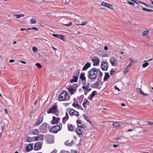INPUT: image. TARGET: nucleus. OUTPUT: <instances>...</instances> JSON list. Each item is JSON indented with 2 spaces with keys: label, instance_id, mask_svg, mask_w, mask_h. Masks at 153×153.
<instances>
[{
  "label": "nucleus",
  "instance_id": "ea45409f",
  "mask_svg": "<svg viewBox=\"0 0 153 153\" xmlns=\"http://www.w3.org/2000/svg\"><path fill=\"white\" fill-rule=\"evenodd\" d=\"M43 119H42V120H41L40 119L39 120L38 122L36 124V126H39L40 124L42 122V121Z\"/></svg>",
  "mask_w": 153,
  "mask_h": 153
},
{
  "label": "nucleus",
  "instance_id": "0eeeda50",
  "mask_svg": "<svg viewBox=\"0 0 153 153\" xmlns=\"http://www.w3.org/2000/svg\"><path fill=\"white\" fill-rule=\"evenodd\" d=\"M68 90L71 94H74L76 91V88L74 86H71L68 88Z\"/></svg>",
  "mask_w": 153,
  "mask_h": 153
},
{
  "label": "nucleus",
  "instance_id": "7c9ffc66",
  "mask_svg": "<svg viewBox=\"0 0 153 153\" xmlns=\"http://www.w3.org/2000/svg\"><path fill=\"white\" fill-rule=\"evenodd\" d=\"M14 16L16 17V18L17 19H18L19 18L21 17H22L24 16V15L23 14H21V15H14Z\"/></svg>",
  "mask_w": 153,
  "mask_h": 153
},
{
  "label": "nucleus",
  "instance_id": "864d4df0",
  "mask_svg": "<svg viewBox=\"0 0 153 153\" xmlns=\"http://www.w3.org/2000/svg\"><path fill=\"white\" fill-rule=\"evenodd\" d=\"M36 89V87L35 85H34L32 88L33 91H35Z\"/></svg>",
  "mask_w": 153,
  "mask_h": 153
},
{
  "label": "nucleus",
  "instance_id": "09e8293b",
  "mask_svg": "<svg viewBox=\"0 0 153 153\" xmlns=\"http://www.w3.org/2000/svg\"><path fill=\"white\" fill-rule=\"evenodd\" d=\"M128 4H130V5H132V6H134L135 5L134 3L132 2H131L128 1Z\"/></svg>",
  "mask_w": 153,
  "mask_h": 153
},
{
  "label": "nucleus",
  "instance_id": "473e14b6",
  "mask_svg": "<svg viewBox=\"0 0 153 153\" xmlns=\"http://www.w3.org/2000/svg\"><path fill=\"white\" fill-rule=\"evenodd\" d=\"M68 119L66 117H64L62 118V122L65 124L66 121V120H68Z\"/></svg>",
  "mask_w": 153,
  "mask_h": 153
},
{
  "label": "nucleus",
  "instance_id": "f03ea898",
  "mask_svg": "<svg viewBox=\"0 0 153 153\" xmlns=\"http://www.w3.org/2000/svg\"><path fill=\"white\" fill-rule=\"evenodd\" d=\"M68 95L67 92L65 91H63L62 93L59 95V99L60 101L68 100L70 99V97Z\"/></svg>",
  "mask_w": 153,
  "mask_h": 153
},
{
  "label": "nucleus",
  "instance_id": "bf43d9fd",
  "mask_svg": "<svg viewBox=\"0 0 153 153\" xmlns=\"http://www.w3.org/2000/svg\"><path fill=\"white\" fill-rule=\"evenodd\" d=\"M65 117L67 118L68 119H69V116L67 112H66V113L65 116Z\"/></svg>",
  "mask_w": 153,
  "mask_h": 153
},
{
  "label": "nucleus",
  "instance_id": "e433bc0d",
  "mask_svg": "<svg viewBox=\"0 0 153 153\" xmlns=\"http://www.w3.org/2000/svg\"><path fill=\"white\" fill-rule=\"evenodd\" d=\"M142 9H143V10H145L146 11L153 12V10H152L147 9L146 8L144 7Z\"/></svg>",
  "mask_w": 153,
  "mask_h": 153
},
{
  "label": "nucleus",
  "instance_id": "f3484780",
  "mask_svg": "<svg viewBox=\"0 0 153 153\" xmlns=\"http://www.w3.org/2000/svg\"><path fill=\"white\" fill-rule=\"evenodd\" d=\"M91 66V64L88 62L86 63V64L84 66L83 68L82 71H85L87 70L88 68L90 67Z\"/></svg>",
  "mask_w": 153,
  "mask_h": 153
},
{
  "label": "nucleus",
  "instance_id": "4468645a",
  "mask_svg": "<svg viewBox=\"0 0 153 153\" xmlns=\"http://www.w3.org/2000/svg\"><path fill=\"white\" fill-rule=\"evenodd\" d=\"M60 120V119L59 117H56L53 116V117L52 124H57L59 122Z\"/></svg>",
  "mask_w": 153,
  "mask_h": 153
},
{
  "label": "nucleus",
  "instance_id": "49530a36",
  "mask_svg": "<svg viewBox=\"0 0 153 153\" xmlns=\"http://www.w3.org/2000/svg\"><path fill=\"white\" fill-rule=\"evenodd\" d=\"M74 33L76 34H79L81 33L80 32L77 30H74Z\"/></svg>",
  "mask_w": 153,
  "mask_h": 153
},
{
  "label": "nucleus",
  "instance_id": "338daca9",
  "mask_svg": "<svg viewBox=\"0 0 153 153\" xmlns=\"http://www.w3.org/2000/svg\"><path fill=\"white\" fill-rule=\"evenodd\" d=\"M104 49L105 50H107L108 49V48L107 46H105L104 48Z\"/></svg>",
  "mask_w": 153,
  "mask_h": 153
},
{
  "label": "nucleus",
  "instance_id": "4c0bfd02",
  "mask_svg": "<svg viewBox=\"0 0 153 153\" xmlns=\"http://www.w3.org/2000/svg\"><path fill=\"white\" fill-rule=\"evenodd\" d=\"M32 50L34 53H36L37 52V49L36 47H33L32 48Z\"/></svg>",
  "mask_w": 153,
  "mask_h": 153
},
{
  "label": "nucleus",
  "instance_id": "f257e3e1",
  "mask_svg": "<svg viewBox=\"0 0 153 153\" xmlns=\"http://www.w3.org/2000/svg\"><path fill=\"white\" fill-rule=\"evenodd\" d=\"M102 75V73L98 69L93 68L90 70L88 73V78L91 79L95 80L97 77L100 79Z\"/></svg>",
  "mask_w": 153,
  "mask_h": 153
},
{
  "label": "nucleus",
  "instance_id": "e2e57ef3",
  "mask_svg": "<svg viewBox=\"0 0 153 153\" xmlns=\"http://www.w3.org/2000/svg\"><path fill=\"white\" fill-rule=\"evenodd\" d=\"M83 117L84 118L85 120H87V117L85 116V115L84 114L83 115Z\"/></svg>",
  "mask_w": 153,
  "mask_h": 153
},
{
  "label": "nucleus",
  "instance_id": "412c9836",
  "mask_svg": "<svg viewBox=\"0 0 153 153\" xmlns=\"http://www.w3.org/2000/svg\"><path fill=\"white\" fill-rule=\"evenodd\" d=\"M82 88L84 90L85 94V95H86L91 90V89L89 87L88 88H86L85 87H82Z\"/></svg>",
  "mask_w": 153,
  "mask_h": 153
},
{
  "label": "nucleus",
  "instance_id": "39448f33",
  "mask_svg": "<svg viewBox=\"0 0 153 153\" xmlns=\"http://www.w3.org/2000/svg\"><path fill=\"white\" fill-rule=\"evenodd\" d=\"M43 142L42 141L38 142L36 143L34 145V149L35 150H38L41 149L42 147Z\"/></svg>",
  "mask_w": 153,
  "mask_h": 153
},
{
  "label": "nucleus",
  "instance_id": "774afa93",
  "mask_svg": "<svg viewBox=\"0 0 153 153\" xmlns=\"http://www.w3.org/2000/svg\"><path fill=\"white\" fill-rule=\"evenodd\" d=\"M131 66L130 65V64L128 65L126 67V69H128L129 68H130Z\"/></svg>",
  "mask_w": 153,
  "mask_h": 153
},
{
  "label": "nucleus",
  "instance_id": "0e129e2a",
  "mask_svg": "<svg viewBox=\"0 0 153 153\" xmlns=\"http://www.w3.org/2000/svg\"><path fill=\"white\" fill-rule=\"evenodd\" d=\"M26 32H27V33L26 34H25V35H29L30 34V33L28 31H27Z\"/></svg>",
  "mask_w": 153,
  "mask_h": 153
},
{
  "label": "nucleus",
  "instance_id": "8fccbe9b",
  "mask_svg": "<svg viewBox=\"0 0 153 153\" xmlns=\"http://www.w3.org/2000/svg\"><path fill=\"white\" fill-rule=\"evenodd\" d=\"M60 153H70V152L68 151L62 150Z\"/></svg>",
  "mask_w": 153,
  "mask_h": 153
},
{
  "label": "nucleus",
  "instance_id": "603ef678",
  "mask_svg": "<svg viewBox=\"0 0 153 153\" xmlns=\"http://www.w3.org/2000/svg\"><path fill=\"white\" fill-rule=\"evenodd\" d=\"M121 138L120 137H115L114 138V140L116 141H118L119 140H121Z\"/></svg>",
  "mask_w": 153,
  "mask_h": 153
},
{
  "label": "nucleus",
  "instance_id": "cd10ccee",
  "mask_svg": "<svg viewBox=\"0 0 153 153\" xmlns=\"http://www.w3.org/2000/svg\"><path fill=\"white\" fill-rule=\"evenodd\" d=\"M113 127L114 128H117V127H120L121 125L118 122H114L112 124Z\"/></svg>",
  "mask_w": 153,
  "mask_h": 153
},
{
  "label": "nucleus",
  "instance_id": "423d86ee",
  "mask_svg": "<svg viewBox=\"0 0 153 153\" xmlns=\"http://www.w3.org/2000/svg\"><path fill=\"white\" fill-rule=\"evenodd\" d=\"M60 127L58 125H56L53 126L50 129V132L56 133L60 130Z\"/></svg>",
  "mask_w": 153,
  "mask_h": 153
},
{
  "label": "nucleus",
  "instance_id": "72a5a7b5",
  "mask_svg": "<svg viewBox=\"0 0 153 153\" xmlns=\"http://www.w3.org/2000/svg\"><path fill=\"white\" fill-rule=\"evenodd\" d=\"M30 21L32 24H35L36 22V19L34 18L30 20Z\"/></svg>",
  "mask_w": 153,
  "mask_h": 153
},
{
  "label": "nucleus",
  "instance_id": "c03bdc74",
  "mask_svg": "<svg viewBox=\"0 0 153 153\" xmlns=\"http://www.w3.org/2000/svg\"><path fill=\"white\" fill-rule=\"evenodd\" d=\"M96 93V91H93L91 94L93 97H94L95 95V93Z\"/></svg>",
  "mask_w": 153,
  "mask_h": 153
},
{
  "label": "nucleus",
  "instance_id": "6ab92c4d",
  "mask_svg": "<svg viewBox=\"0 0 153 153\" xmlns=\"http://www.w3.org/2000/svg\"><path fill=\"white\" fill-rule=\"evenodd\" d=\"M77 134L79 135L80 137L83 135V133L82 130L80 128H77L75 130Z\"/></svg>",
  "mask_w": 153,
  "mask_h": 153
},
{
  "label": "nucleus",
  "instance_id": "c9c22d12",
  "mask_svg": "<svg viewBox=\"0 0 153 153\" xmlns=\"http://www.w3.org/2000/svg\"><path fill=\"white\" fill-rule=\"evenodd\" d=\"M149 32V30H146L143 31V33L142 35L143 36H145L147 35Z\"/></svg>",
  "mask_w": 153,
  "mask_h": 153
},
{
  "label": "nucleus",
  "instance_id": "f704fd0d",
  "mask_svg": "<svg viewBox=\"0 0 153 153\" xmlns=\"http://www.w3.org/2000/svg\"><path fill=\"white\" fill-rule=\"evenodd\" d=\"M72 23L71 22H69L67 24H63V25H65V26H70L71 25H72Z\"/></svg>",
  "mask_w": 153,
  "mask_h": 153
},
{
  "label": "nucleus",
  "instance_id": "680f3d73",
  "mask_svg": "<svg viewBox=\"0 0 153 153\" xmlns=\"http://www.w3.org/2000/svg\"><path fill=\"white\" fill-rule=\"evenodd\" d=\"M15 62V60L14 59H10L9 61V62L10 63L13 62Z\"/></svg>",
  "mask_w": 153,
  "mask_h": 153
},
{
  "label": "nucleus",
  "instance_id": "a211bd4d",
  "mask_svg": "<svg viewBox=\"0 0 153 153\" xmlns=\"http://www.w3.org/2000/svg\"><path fill=\"white\" fill-rule=\"evenodd\" d=\"M74 143V141L73 140L70 141L69 140H68L65 142V145L70 146H72Z\"/></svg>",
  "mask_w": 153,
  "mask_h": 153
},
{
  "label": "nucleus",
  "instance_id": "37998d69",
  "mask_svg": "<svg viewBox=\"0 0 153 153\" xmlns=\"http://www.w3.org/2000/svg\"><path fill=\"white\" fill-rule=\"evenodd\" d=\"M88 23V22H83L82 23L80 24V25L84 26Z\"/></svg>",
  "mask_w": 153,
  "mask_h": 153
},
{
  "label": "nucleus",
  "instance_id": "69168bd1",
  "mask_svg": "<svg viewBox=\"0 0 153 153\" xmlns=\"http://www.w3.org/2000/svg\"><path fill=\"white\" fill-rule=\"evenodd\" d=\"M4 110L5 112L6 113V114H7L8 112H7V109L6 108H5V109H4Z\"/></svg>",
  "mask_w": 153,
  "mask_h": 153
},
{
  "label": "nucleus",
  "instance_id": "6e6552de",
  "mask_svg": "<svg viewBox=\"0 0 153 153\" xmlns=\"http://www.w3.org/2000/svg\"><path fill=\"white\" fill-rule=\"evenodd\" d=\"M101 67L103 71H106L108 68V64L106 62H102L101 63Z\"/></svg>",
  "mask_w": 153,
  "mask_h": 153
},
{
  "label": "nucleus",
  "instance_id": "dca6fc26",
  "mask_svg": "<svg viewBox=\"0 0 153 153\" xmlns=\"http://www.w3.org/2000/svg\"><path fill=\"white\" fill-rule=\"evenodd\" d=\"M52 36L53 37L59 38L62 40H65L64 36L63 35L61 34H52Z\"/></svg>",
  "mask_w": 153,
  "mask_h": 153
},
{
  "label": "nucleus",
  "instance_id": "58836bf2",
  "mask_svg": "<svg viewBox=\"0 0 153 153\" xmlns=\"http://www.w3.org/2000/svg\"><path fill=\"white\" fill-rule=\"evenodd\" d=\"M36 65L37 66L39 69L41 68L42 67L41 65L39 63H36Z\"/></svg>",
  "mask_w": 153,
  "mask_h": 153
},
{
  "label": "nucleus",
  "instance_id": "4d7b16f0",
  "mask_svg": "<svg viewBox=\"0 0 153 153\" xmlns=\"http://www.w3.org/2000/svg\"><path fill=\"white\" fill-rule=\"evenodd\" d=\"M99 84V82L97 81L95 82L94 83V85H96L97 86Z\"/></svg>",
  "mask_w": 153,
  "mask_h": 153
},
{
  "label": "nucleus",
  "instance_id": "1a4fd4ad",
  "mask_svg": "<svg viewBox=\"0 0 153 153\" xmlns=\"http://www.w3.org/2000/svg\"><path fill=\"white\" fill-rule=\"evenodd\" d=\"M76 122L77 124V127H78L84 128L85 127V125L82 123L81 120H77L76 121Z\"/></svg>",
  "mask_w": 153,
  "mask_h": 153
},
{
  "label": "nucleus",
  "instance_id": "a19ab883",
  "mask_svg": "<svg viewBox=\"0 0 153 153\" xmlns=\"http://www.w3.org/2000/svg\"><path fill=\"white\" fill-rule=\"evenodd\" d=\"M148 65L149 63L148 62H146L142 66L143 68H145Z\"/></svg>",
  "mask_w": 153,
  "mask_h": 153
},
{
  "label": "nucleus",
  "instance_id": "bb28decb",
  "mask_svg": "<svg viewBox=\"0 0 153 153\" xmlns=\"http://www.w3.org/2000/svg\"><path fill=\"white\" fill-rule=\"evenodd\" d=\"M131 124L133 125H136L137 124H139L140 125H141L140 124L139 122H138L137 120L135 119H133L131 121Z\"/></svg>",
  "mask_w": 153,
  "mask_h": 153
},
{
  "label": "nucleus",
  "instance_id": "9d476101",
  "mask_svg": "<svg viewBox=\"0 0 153 153\" xmlns=\"http://www.w3.org/2000/svg\"><path fill=\"white\" fill-rule=\"evenodd\" d=\"M92 61L94 62L93 65L97 66L99 64L100 60L99 59L97 56L94 57L92 60Z\"/></svg>",
  "mask_w": 153,
  "mask_h": 153
},
{
  "label": "nucleus",
  "instance_id": "7ed1b4c3",
  "mask_svg": "<svg viewBox=\"0 0 153 153\" xmlns=\"http://www.w3.org/2000/svg\"><path fill=\"white\" fill-rule=\"evenodd\" d=\"M45 138L47 143L50 144L54 143V138L53 135L49 134H46L45 136Z\"/></svg>",
  "mask_w": 153,
  "mask_h": 153
},
{
  "label": "nucleus",
  "instance_id": "393cba45",
  "mask_svg": "<svg viewBox=\"0 0 153 153\" xmlns=\"http://www.w3.org/2000/svg\"><path fill=\"white\" fill-rule=\"evenodd\" d=\"M31 133L33 134L38 135L39 133V130L37 129H33L31 131Z\"/></svg>",
  "mask_w": 153,
  "mask_h": 153
},
{
  "label": "nucleus",
  "instance_id": "9b49d317",
  "mask_svg": "<svg viewBox=\"0 0 153 153\" xmlns=\"http://www.w3.org/2000/svg\"><path fill=\"white\" fill-rule=\"evenodd\" d=\"M44 135L40 134L39 136L35 137H34V140L36 141L37 140H43Z\"/></svg>",
  "mask_w": 153,
  "mask_h": 153
},
{
  "label": "nucleus",
  "instance_id": "052dcab7",
  "mask_svg": "<svg viewBox=\"0 0 153 153\" xmlns=\"http://www.w3.org/2000/svg\"><path fill=\"white\" fill-rule=\"evenodd\" d=\"M114 88L115 89L118 90L119 91H120V90L116 86H115Z\"/></svg>",
  "mask_w": 153,
  "mask_h": 153
},
{
  "label": "nucleus",
  "instance_id": "a18cd8bd",
  "mask_svg": "<svg viewBox=\"0 0 153 153\" xmlns=\"http://www.w3.org/2000/svg\"><path fill=\"white\" fill-rule=\"evenodd\" d=\"M139 91H140V92L141 94H142L144 95H147V94H144V93H143L142 92V91L141 90V88H139Z\"/></svg>",
  "mask_w": 153,
  "mask_h": 153
},
{
  "label": "nucleus",
  "instance_id": "13d9d810",
  "mask_svg": "<svg viewBox=\"0 0 153 153\" xmlns=\"http://www.w3.org/2000/svg\"><path fill=\"white\" fill-rule=\"evenodd\" d=\"M31 29L35 30L36 31H38V28L35 27H33L31 28Z\"/></svg>",
  "mask_w": 153,
  "mask_h": 153
},
{
  "label": "nucleus",
  "instance_id": "b1692460",
  "mask_svg": "<svg viewBox=\"0 0 153 153\" xmlns=\"http://www.w3.org/2000/svg\"><path fill=\"white\" fill-rule=\"evenodd\" d=\"M68 130L70 131H73L74 129V126L72 124H68Z\"/></svg>",
  "mask_w": 153,
  "mask_h": 153
},
{
  "label": "nucleus",
  "instance_id": "f8f14e48",
  "mask_svg": "<svg viewBox=\"0 0 153 153\" xmlns=\"http://www.w3.org/2000/svg\"><path fill=\"white\" fill-rule=\"evenodd\" d=\"M70 115L71 116L75 115L76 117L79 116V113L77 111H75L74 109H71L70 111Z\"/></svg>",
  "mask_w": 153,
  "mask_h": 153
},
{
  "label": "nucleus",
  "instance_id": "de8ad7c7",
  "mask_svg": "<svg viewBox=\"0 0 153 153\" xmlns=\"http://www.w3.org/2000/svg\"><path fill=\"white\" fill-rule=\"evenodd\" d=\"M110 75H111L113 74L115 72V71L113 70L112 69H111L110 71Z\"/></svg>",
  "mask_w": 153,
  "mask_h": 153
},
{
  "label": "nucleus",
  "instance_id": "5701e85b",
  "mask_svg": "<svg viewBox=\"0 0 153 153\" xmlns=\"http://www.w3.org/2000/svg\"><path fill=\"white\" fill-rule=\"evenodd\" d=\"M78 79V77L77 76H73V78L70 80V82L71 83L76 82L77 81Z\"/></svg>",
  "mask_w": 153,
  "mask_h": 153
},
{
  "label": "nucleus",
  "instance_id": "ddd939ff",
  "mask_svg": "<svg viewBox=\"0 0 153 153\" xmlns=\"http://www.w3.org/2000/svg\"><path fill=\"white\" fill-rule=\"evenodd\" d=\"M109 61L111 63L112 66H116L117 64V61L114 57L112 56L111 58L110 59Z\"/></svg>",
  "mask_w": 153,
  "mask_h": 153
},
{
  "label": "nucleus",
  "instance_id": "6e6d98bb",
  "mask_svg": "<svg viewBox=\"0 0 153 153\" xmlns=\"http://www.w3.org/2000/svg\"><path fill=\"white\" fill-rule=\"evenodd\" d=\"M93 97L91 95H90L88 97V99L90 100L92 99V98Z\"/></svg>",
  "mask_w": 153,
  "mask_h": 153
},
{
  "label": "nucleus",
  "instance_id": "2eb2a0df",
  "mask_svg": "<svg viewBox=\"0 0 153 153\" xmlns=\"http://www.w3.org/2000/svg\"><path fill=\"white\" fill-rule=\"evenodd\" d=\"M101 5L111 9L113 8L111 4L105 2H102L101 3Z\"/></svg>",
  "mask_w": 153,
  "mask_h": 153
},
{
  "label": "nucleus",
  "instance_id": "c756f323",
  "mask_svg": "<svg viewBox=\"0 0 153 153\" xmlns=\"http://www.w3.org/2000/svg\"><path fill=\"white\" fill-rule=\"evenodd\" d=\"M90 85V84L89 82H86L84 83L82 87H85L86 88H89V85Z\"/></svg>",
  "mask_w": 153,
  "mask_h": 153
},
{
  "label": "nucleus",
  "instance_id": "4be33fe9",
  "mask_svg": "<svg viewBox=\"0 0 153 153\" xmlns=\"http://www.w3.org/2000/svg\"><path fill=\"white\" fill-rule=\"evenodd\" d=\"M89 104L90 102L88 100L86 99L85 98L84 100L83 103L82 104L83 107L84 108H85L86 107V105H89Z\"/></svg>",
  "mask_w": 153,
  "mask_h": 153
},
{
  "label": "nucleus",
  "instance_id": "5fc2aeb1",
  "mask_svg": "<svg viewBox=\"0 0 153 153\" xmlns=\"http://www.w3.org/2000/svg\"><path fill=\"white\" fill-rule=\"evenodd\" d=\"M128 72V69H126L124 71V73L125 75Z\"/></svg>",
  "mask_w": 153,
  "mask_h": 153
},
{
  "label": "nucleus",
  "instance_id": "aec40b11",
  "mask_svg": "<svg viewBox=\"0 0 153 153\" xmlns=\"http://www.w3.org/2000/svg\"><path fill=\"white\" fill-rule=\"evenodd\" d=\"M26 151L27 152H29L33 149V145L31 143H29L26 148Z\"/></svg>",
  "mask_w": 153,
  "mask_h": 153
},
{
  "label": "nucleus",
  "instance_id": "3c124183",
  "mask_svg": "<svg viewBox=\"0 0 153 153\" xmlns=\"http://www.w3.org/2000/svg\"><path fill=\"white\" fill-rule=\"evenodd\" d=\"M129 64L131 66H132L134 64V61H132V60L130 62Z\"/></svg>",
  "mask_w": 153,
  "mask_h": 153
},
{
  "label": "nucleus",
  "instance_id": "20e7f679",
  "mask_svg": "<svg viewBox=\"0 0 153 153\" xmlns=\"http://www.w3.org/2000/svg\"><path fill=\"white\" fill-rule=\"evenodd\" d=\"M58 109L57 106L56 105H54L52 107L50 108L47 112L48 114L54 113L57 112Z\"/></svg>",
  "mask_w": 153,
  "mask_h": 153
},
{
  "label": "nucleus",
  "instance_id": "a878e982",
  "mask_svg": "<svg viewBox=\"0 0 153 153\" xmlns=\"http://www.w3.org/2000/svg\"><path fill=\"white\" fill-rule=\"evenodd\" d=\"M85 74L84 73H82L81 74L79 78L82 80H86V78L85 76Z\"/></svg>",
  "mask_w": 153,
  "mask_h": 153
},
{
  "label": "nucleus",
  "instance_id": "c85d7f7f",
  "mask_svg": "<svg viewBox=\"0 0 153 153\" xmlns=\"http://www.w3.org/2000/svg\"><path fill=\"white\" fill-rule=\"evenodd\" d=\"M110 77L108 73H105V75L104 77L103 80L104 81H106L108 78Z\"/></svg>",
  "mask_w": 153,
  "mask_h": 153
},
{
  "label": "nucleus",
  "instance_id": "2f4dec72",
  "mask_svg": "<svg viewBox=\"0 0 153 153\" xmlns=\"http://www.w3.org/2000/svg\"><path fill=\"white\" fill-rule=\"evenodd\" d=\"M72 105L73 106L76 108H79V105L77 102H74L72 104Z\"/></svg>",
  "mask_w": 153,
  "mask_h": 153
},
{
  "label": "nucleus",
  "instance_id": "79ce46f5",
  "mask_svg": "<svg viewBox=\"0 0 153 153\" xmlns=\"http://www.w3.org/2000/svg\"><path fill=\"white\" fill-rule=\"evenodd\" d=\"M145 6L147 7H149L152 8L153 7V6L151 5H150L148 4H146V3H144V4Z\"/></svg>",
  "mask_w": 153,
  "mask_h": 153
}]
</instances>
